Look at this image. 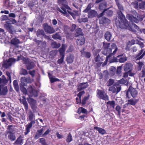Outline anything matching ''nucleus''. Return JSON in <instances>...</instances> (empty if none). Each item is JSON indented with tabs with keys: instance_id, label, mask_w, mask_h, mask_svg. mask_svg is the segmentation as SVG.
<instances>
[{
	"instance_id": "412c9836",
	"label": "nucleus",
	"mask_w": 145,
	"mask_h": 145,
	"mask_svg": "<svg viewBox=\"0 0 145 145\" xmlns=\"http://www.w3.org/2000/svg\"><path fill=\"white\" fill-rule=\"evenodd\" d=\"M43 130L44 129L43 128H41L40 129L37 130L34 136V138L35 139H37L40 137H42V135L43 134L42 133Z\"/></svg>"
},
{
	"instance_id": "bb28decb",
	"label": "nucleus",
	"mask_w": 145,
	"mask_h": 145,
	"mask_svg": "<svg viewBox=\"0 0 145 145\" xmlns=\"http://www.w3.org/2000/svg\"><path fill=\"white\" fill-rule=\"evenodd\" d=\"M23 99L22 100H20L21 103H22L24 106L25 109L27 110L28 109V105L26 101V99L25 96L22 97Z\"/></svg>"
},
{
	"instance_id": "6e6552de",
	"label": "nucleus",
	"mask_w": 145,
	"mask_h": 145,
	"mask_svg": "<svg viewBox=\"0 0 145 145\" xmlns=\"http://www.w3.org/2000/svg\"><path fill=\"white\" fill-rule=\"evenodd\" d=\"M133 5L135 9L144 10L145 8V1L139 0L138 2H135L133 3Z\"/></svg>"
},
{
	"instance_id": "4468645a",
	"label": "nucleus",
	"mask_w": 145,
	"mask_h": 145,
	"mask_svg": "<svg viewBox=\"0 0 145 145\" xmlns=\"http://www.w3.org/2000/svg\"><path fill=\"white\" fill-rule=\"evenodd\" d=\"M77 44L78 45L82 46L85 43V40L84 35L79 36L76 40Z\"/></svg>"
},
{
	"instance_id": "c756f323",
	"label": "nucleus",
	"mask_w": 145,
	"mask_h": 145,
	"mask_svg": "<svg viewBox=\"0 0 145 145\" xmlns=\"http://www.w3.org/2000/svg\"><path fill=\"white\" fill-rule=\"evenodd\" d=\"M27 99L31 106L37 105V102L36 100L30 97L27 98Z\"/></svg>"
},
{
	"instance_id": "4be33fe9",
	"label": "nucleus",
	"mask_w": 145,
	"mask_h": 145,
	"mask_svg": "<svg viewBox=\"0 0 145 145\" xmlns=\"http://www.w3.org/2000/svg\"><path fill=\"white\" fill-rule=\"evenodd\" d=\"M107 4L106 2H103L100 3L99 6V9L100 11L106 9V11L108 8H106Z\"/></svg>"
},
{
	"instance_id": "cd10ccee",
	"label": "nucleus",
	"mask_w": 145,
	"mask_h": 145,
	"mask_svg": "<svg viewBox=\"0 0 145 145\" xmlns=\"http://www.w3.org/2000/svg\"><path fill=\"white\" fill-rule=\"evenodd\" d=\"M11 43L12 44L18 47V45L20 43V41L17 38L15 37L11 40Z\"/></svg>"
},
{
	"instance_id": "c03bdc74",
	"label": "nucleus",
	"mask_w": 145,
	"mask_h": 145,
	"mask_svg": "<svg viewBox=\"0 0 145 145\" xmlns=\"http://www.w3.org/2000/svg\"><path fill=\"white\" fill-rule=\"evenodd\" d=\"M116 69L115 67H111L110 69V73L111 75L113 76L114 75L116 72Z\"/></svg>"
},
{
	"instance_id": "7ed1b4c3",
	"label": "nucleus",
	"mask_w": 145,
	"mask_h": 145,
	"mask_svg": "<svg viewBox=\"0 0 145 145\" xmlns=\"http://www.w3.org/2000/svg\"><path fill=\"white\" fill-rule=\"evenodd\" d=\"M57 3L60 8H56V10L62 14H67L66 10L70 7L67 5V3L66 0H57Z\"/></svg>"
},
{
	"instance_id": "0eeeda50",
	"label": "nucleus",
	"mask_w": 145,
	"mask_h": 145,
	"mask_svg": "<svg viewBox=\"0 0 145 145\" xmlns=\"http://www.w3.org/2000/svg\"><path fill=\"white\" fill-rule=\"evenodd\" d=\"M97 96L100 99L108 101L109 100L108 96L105 92L102 90L98 89L97 91Z\"/></svg>"
},
{
	"instance_id": "58836bf2",
	"label": "nucleus",
	"mask_w": 145,
	"mask_h": 145,
	"mask_svg": "<svg viewBox=\"0 0 145 145\" xmlns=\"http://www.w3.org/2000/svg\"><path fill=\"white\" fill-rule=\"evenodd\" d=\"M9 134L8 136V138L11 141L15 140L16 139L15 135L13 133H8Z\"/></svg>"
},
{
	"instance_id": "79ce46f5",
	"label": "nucleus",
	"mask_w": 145,
	"mask_h": 145,
	"mask_svg": "<svg viewBox=\"0 0 145 145\" xmlns=\"http://www.w3.org/2000/svg\"><path fill=\"white\" fill-rule=\"evenodd\" d=\"M123 56V54H122L121 55L117 56L116 57H113L112 59H110V60L109 62L110 63H113V62H117L119 61L118 59L117 58H119L120 56Z\"/></svg>"
},
{
	"instance_id": "39448f33",
	"label": "nucleus",
	"mask_w": 145,
	"mask_h": 145,
	"mask_svg": "<svg viewBox=\"0 0 145 145\" xmlns=\"http://www.w3.org/2000/svg\"><path fill=\"white\" fill-rule=\"evenodd\" d=\"M138 91L136 88H134L131 86H130L126 92V98L128 99L130 98V95L133 98H135L137 97L138 95Z\"/></svg>"
},
{
	"instance_id": "20e7f679",
	"label": "nucleus",
	"mask_w": 145,
	"mask_h": 145,
	"mask_svg": "<svg viewBox=\"0 0 145 145\" xmlns=\"http://www.w3.org/2000/svg\"><path fill=\"white\" fill-rule=\"evenodd\" d=\"M29 120L31 121L30 122L28 123V124L26 126L25 132L24 133L25 135H27L30 132V129L32 127L33 124L35 123V121L33 120L35 119V116L33 112L30 110L29 112Z\"/></svg>"
},
{
	"instance_id": "ddd939ff",
	"label": "nucleus",
	"mask_w": 145,
	"mask_h": 145,
	"mask_svg": "<svg viewBox=\"0 0 145 145\" xmlns=\"http://www.w3.org/2000/svg\"><path fill=\"white\" fill-rule=\"evenodd\" d=\"M88 82L80 83L77 88V91H79L88 88L89 86Z\"/></svg>"
},
{
	"instance_id": "ea45409f",
	"label": "nucleus",
	"mask_w": 145,
	"mask_h": 145,
	"mask_svg": "<svg viewBox=\"0 0 145 145\" xmlns=\"http://www.w3.org/2000/svg\"><path fill=\"white\" fill-rule=\"evenodd\" d=\"M52 38L55 40H62V38L59 33H56L52 35Z\"/></svg>"
},
{
	"instance_id": "3c124183",
	"label": "nucleus",
	"mask_w": 145,
	"mask_h": 145,
	"mask_svg": "<svg viewBox=\"0 0 145 145\" xmlns=\"http://www.w3.org/2000/svg\"><path fill=\"white\" fill-rule=\"evenodd\" d=\"M72 135L70 133H69L67 136V138L66 139V141L67 142H70L72 141Z\"/></svg>"
},
{
	"instance_id": "5701e85b",
	"label": "nucleus",
	"mask_w": 145,
	"mask_h": 145,
	"mask_svg": "<svg viewBox=\"0 0 145 145\" xmlns=\"http://www.w3.org/2000/svg\"><path fill=\"white\" fill-rule=\"evenodd\" d=\"M22 137L20 135L17 139L15 142L13 143L14 144L16 145H21L23 144Z\"/></svg>"
},
{
	"instance_id": "69168bd1",
	"label": "nucleus",
	"mask_w": 145,
	"mask_h": 145,
	"mask_svg": "<svg viewBox=\"0 0 145 145\" xmlns=\"http://www.w3.org/2000/svg\"><path fill=\"white\" fill-rule=\"evenodd\" d=\"M106 14L109 16H111L113 14V11L111 10H107Z\"/></svg>"
},
{
	"instance_id": "5fc2aeb1",
	"label": "nucleus",
	"mask_w": 145,
	"mask_h": 145,
	"mask_svg": "<svg viewBox=\"0 0 145 145\" xmlns=\"http://www.w3.org/2000/svg\"><path fill=\"white\" fill-rule=\"evenodd\" d=\"M60 57H61L60 59L58 60L57 62L58 64H61L63 63V62L64 61V59L65 57L63 56H61Z\"/></svg>"
},
{
	"instance_id": "f03ea898",
	"label": "nucleus",
	"mask_w": 145,
	"mask_h": 145,
	"mask_svg": "<svg viewBox=\"0 0 145 145\" xmlns=\"http://www.w3.org/2000/svg\"><path fill=\"white\" fill-rule=\"evenodd\" d=\"M110 44L109 43L103 42V47L104 48V50L102 51V53L105 55H111V56L114 55L118 50V48L117 47L116 44L113 43L110 46V47L109 48L110 46Z\"/></svg>"
},
{
	"instance_id": "338daca9",
	"label": "nucleus",
	"mask_w": 145,
	"mask_h": 145,
	"mask_svg": "<svg viewBox=\"0 0 145 145\" xmlns=\"http://www.w3.org/2000/svg\"><path fill=\"white\" fill-rule=\"evenodd\" d=\"M138 70H140L141 69L143 65V63L142 62L139 61L138 63Z\"/></svg>"
},
{
	"instance_id": "393cba45",
	"label": "nucleus",
	"mask_w": 145,
	"mask_h": 145,
	"mask_svg": "<svg viewBox=\"0 0 145 145\" xmlns=\"http://www.w3.org/2000/svg\"><path fill=\"white\" fill-rule=\"evenodd\" d=\"M74 56L72 54H70L67 56L66 58V61L68 63H71L73 62Z\"/></svg>"
},
{
	"instance_id": "dca6fc26",
	"label": "nucleus",
	"mask_w": 145,
	"mask_h": 145,
	"mask_svg": "<svg viewBox=\"0 0 145 145\" xmlns=\"http://www.w3.org/2000/svg\"><path fill=\"white\" fill-rule=\"evenodd\" d=\"M133 68V65L131 63H126L123 68L124 70L126 72L132 71Z\"/></svg>"
},
{
	"instance_id": "8fccbe9b",
	"label": "nucleus",
	"mask_w": 145,
	"mask_h": 145,
	"mask_svg": "<svg viewBox=\"0 0 145 145\" xmlns=\"http://www.w3.org/2000/svg\"><path fill=\"white\" fill-rule=\"evenodd\" d=\"M67 12H68L69 14L71 15L73 18L75 17L76 15L73 12H72V10L71 8L69 7L67 10Z\"/></svg>"
},
{
	"instance_id": "b1692460",
	"label": "nucleus",
	"mask_w": 145,
	"mask_h": 145,
	"mask_svg": "<svg viewBox=\"0 0 145 145\" xmlns=\"http://www.w3.org/2000/svg\"><path fill=\"white\" fill-rule=\"evenodd\" d=\"M8 80H7L4 75H3L0 78V84H2L3 86L6 85L8 82Z\"/></svg>"
},
{
	"instance_id": "6e6d98bb",
	"label": "nucleus",
	"mask_w": 145,
	"mask_h": 145,
	"mask_svg": "<svg viewBox=\"0 0 145 145\" xmlns=\"http://www.w3.org/2000/svg\"><path fill=\"white\" fill-rule=\"evenodd\" d=\"M40 142L41 143L42 145H48L46 142V140L44 138H40Z\"/></svg>"
},
{
	"instance_id": "f8f14e48",
	"label": "nucleus",
	"mask_w": 145,
	"mask_h": 145,
	"mask_svg": "<svg viewBox=\"0 0 145 145\" xmlns=\"http://www.w3.org/2000/svg\"><path fill=\"white\" fill-rule=\"evenodd\" d=\"M6 23L4 25V28L10 33L13 34L14 31V27L11 24L10 22L6 21Z\"/></svg>"
},
{
	"instance_id": "a19ab883",
	"label": "nucleus",
	"mask_w": 145,
	"mask_h": 145,
	"mask_svg": "<svg viewBox=\"0 0 145 145\" xmlns=\"http://www.w3.org/2000/svg\"><path fill=\"white\" fill-rule=\"evenodd\" d=\"M51 46L53 48H58L61 46V44L59 43L54 41L51 43Z\"/></svg>"
},
{
	"instance_id": "423d86ee",
	"label": "nucleus",
	"mask_w": 145,
	"mask_h": 145,
	"mask_svg": "<svg viewBox=\"0 0 145 145\" xmlns=\"http://www.w3.org/2000/svg\"><path fill=\"white\" fill-rule=\"evenodd\" d=\"M91 8V5L90 3L88 5L86 8L83 11L84 12L88 13V17L89 18H91L95 16L97 13L96 11L95 10H90Z\"/></svg>"
},
{
	"instance_id": "603ef678",
	"label": "nucleus",
	"mask_w": 145,
	"mask_h": 145,
	"mask_svg": "<svg viewBox=\"0 0 145 145\" xmlns=\"http://www.w3.org/2000/svg\"><path fill=\"white\" fill-rule=\"evenodd\" d=\"M78 110H80L81 112L82 113L85 114H88V111L87 110L83 107H80L78 108Z\"/></svg>"
},
{
	"instance_id": "680f3d73",
	"label": "nucleus",
	"mask_w": 145,
	"mask_h": 145,
	"mask_svg": "<svg viewBox=\"0 0 145 145\" xmlns=\"http://www.w3.org/2000/svg\"><path fill=\"white\" fill-rule=\"evenodd\" d=\"M114 80L113 79H110L107 82V86H110L112 85L114 83Z\"/></svg>"
},
{
	"instance_id": "2f4dec72",
	"label": "nucleus",
	"mask_w": 145,
	"mask_h": 145,
	"mask_svg": "<svg viewBox=\"0 0 145 145\" xmlns=\"http://www.w3.org/2000/svg\"><path fill=\"white\" fill-rule=\"evenodd\" d=\"M75 34L76 37H78L79 36L84 35L82 32V30L81 29L78 28L75 31Z\"/></svg>"
},
{
	"instance_id": "a18cd8bd",
	"label": "nucleus",
	"mask_w": 145,
	"mask_h": 145,
	"mask_svg": "<svg viewBox=\"0 0 145 145\" xmlns=\"http://www.w3.org/2000/svg\"><path fill=\"white\" fill-rule=\"evenodd\" d=\"M0 20L1 21H8L9 22H10V20L8 19V16L6 15L1 16L0 17Z\"/></svg>"
},
{
	"instance_id": "13d9d810",
	"label": "nucleus",
	"mask_w": 145,
	"mask_h": 145,
	"mask_svg": "<svg viewBox=\"0 0 145 145\" xmlns=\"http://www.w3.org/2000/svg\"><path fill=\"white\" fill-rule=\"evenodd\" d=\"M121 107L118 105L116 106L115 109L118 112V115L120 116L121 115Z\"/></svg>"
},
{
	"instance_id": "9d476101",
	"label": "nucleus",
	"mask_w": 145,
	"mask_h": 145,
	"mask_svg": "<svg viewBox=\"0 0 145 145\" xmlns=\"http://www.w3.org/2000/svg\"><path fill=\"white\" fill-rule=\"evenodd\" d=\"M43 27L45 31L47 33L51 34L55 32L54 28L50 25H48L47 23L44 24Z\"/></svg>"
},
{
	"instance_id": "aec40b11",
	"label": "nucleus",
	"mask_w": 145,
	"mask_h": 145,
	"mask_svg": "<svg viewBox=\"0 0 145 145\" xmlns=\"http://www.w3.org/2000/svg\"><path fill=\"white\" fill-rule=\"evenodd\" d=\"M85 49L84 48H83L82 50L80 51L82 56L83 57H84L87 58H90L91 56V53L85 51Z\"/></svg>"
},
{
	"instance_id": "774afa93",
	"label": "nucleus",
	"mask_w": 145,
	"mask_h": 145,
	"mask_svg": "<svg viewBox=\"0 0 145 145\" xmlns=\"http://www.w3.org/2000/svg\"><path fill=\"white\" fill-rule=\"evenodd\" d=\"M85 92L84 91H82L79 92L77 95V96L79 98H81L82 95H84L85 93Z\"/></svg>"
},
{
	"instance_id": "f704fd0d",
	"label": "nucleus",
	"mask_w": 145,
	"mask_h": 145,
	"mask_svg": "<svg viewBox=\"0 0 145 145\" xmlns=\"http://www.w3.org/2000/svg\"><path fill=\"white\" fill-rule=\"evenodd\" d=\"M94 129L98 131L99 133L102 135H103L106 133V131L104 129L97 127H95Z\"/></svg>"
},
{
	"instance_id": "c9c22d12",
	"label": "nucleus",
	"mask_w": 145,
	"mask_h": 145,
	"mask_svg": "<svg viewBox=\"0 0 145 145\" xmlns=\"http://www.w3.org/2000/svg\"><path fill=\"white\" fill-rule=\"evenodd\" d=\"M36 35L37 37H40L41 36H44L45 34L43 30L39 29L37 31Z\"/></svg>"
},
{
	"instance_id": "e2e57ef3",
	"label": "nucleus",
	"mask_w": 145,
	"mask_h": 145,
	"mask_svg": "<svg viewBox=\"0 0 145 145\" xmlns=\"http://www.w3.org/2000/svg\"><path fill=\"white\" fill-rule=\"evenodd\" d=\"M133 25L134 26V27L137 30L139 33H142V29H140L139 27L135 24H134Z\"/></svg>"
},
{
	"instance_id": "864d4df0",
	"label": "nucleus",
	"mask_w": 145,
	"mask_h": 145,
	"mask_svg": "<svg viewBox=\"0 0 145 145\" xmlns=\"http://www.w3.org/2000/svg\"><path fill=\"white\" fill-rule=\"evenodd\" d=\"M21 91L24 94L26 95L27 94V90L24 87H20Z\"/></svg>"
},
{
	"instance_id": "49530a36",
	"label": "nucleus",
	"mask_w": 145,
	"mask_h": 145,
	"mask_svg": "<svg viewBox=\"0 0 145 145\" xmlns=\"http://www.w3.org/2000/svg\"><path fill=\"white\" fill-rule=\"evenodd\" d=\"M20 74L21 75L25 76L28 73L26 70L23 68H22L20 71Z\"/></svg>"
},
{
	"instance_id": "9b49d317",
	"label": "nucleus",
	"mask_w": 145,
	"mask_h": 145,
	"mask_svg": "<svg viewBox=\"0 0 145 145\" xmlns=\"http://www.w3.org/2000/svg\"><path fill=\"white\" fill-rule=\"evenodd\" d=\"M27 94L29 96L32 97L33 96L35 97H37L38 96V93L37 91L33 89L32 86L30 85L27 88Z\"/></svg>"
},
{
	"instance_id": "72a5a7b5",
	"label": "nucleus",
	"mask_w": 145,
	"mask_h": 145,
	"mask_svg": "<svg viewBox=\"0 0 145 145\" xmlns=\"http://www.w3.org/2000/svg\"><path fill=\"white\" fill-rule=\"evenodd\" d=\"M112 37V36L110 33L108 31L106 32L105 34V38L108 41H109L110 40Z\"/></svg>"
},
{
	"instance_id": "a878e982",
	"label": "nucleus",
	"mask_w": 145,
	"mask_h": 145,
	"mask_svg": "<svg viewBox=\"0 0 145 145\" xmlns=\"http://www.w3.org/2000/svg\"><path fill=\"white\" fill-rule=\"evenodd\" d=\"M35 64L34 62L30 61L26 65H25V68L28 70H30L33 69L35 66Z\"/></svg>"
},
{
	"instance_id": "bf43d9fd",
	"label": "nucleus",
	"mask_w": 145,
	"mask_h": 145,
	"mask_svg": "<svg viewBox=\"0 0 145 145\" xmlns=\"http://www.w3.org/2000/svg\"><path fill=\"white\" fill-rule=\"evenodd\" d=\"M51 83H53L56 81H59V80L58 78H54L52 77L49 78Z\"/></svg>"
},
{
	"instance_id": "473e14b6",
	"label": "nucleus",
	"mask_w": 145,
	"mask_h": 145,
	"mask_svg": "<svg viewBox=\"0 0 145 145\" xmlns=\"http://www.w3.org/2000/svg\"><path fill=\"white\" fill-rule=\"evenodd\" d=\"M89 95H88L87 96H85L82 99L81 103L82 106H84L85 105L87 101L89 99Z\"/></svg>"
},
{
	"instance_id": "7c9ffc66",
	"label": "nucleus",
	"mask_w": 145,
	"mask_h": 145,
	"mask_svg": "<svg viewBox=\"0 0 145 145\" xmlns=\"http://www.w3.org/2000/svg\"><path fill=\"white\" fill-rule=\"evenodd\" d=\"M110 22L109 20L105 17H103L99 19V24H104L107 23L109 22Z\"/></svg>"
},
{
	"instance_id": "f257e3e1",
	"label": "nucleus",
	"mask_w": 145,
	"mask_h": 145,
	"mask_svg": "<svg viewBox=\"0 0 145 145\" xmlns=\"http://www.w3.org/2000/svg\"><path fill=\"white\" fill-rule=\"evenodd\" d=\"M116 5L118 8V10H116L117 16L115 20V24L117 27L122 29H128L130 31L135 32V30L131 26L129 25L127 20L123 13L124 11L123 6L120 3L117 4Z\"/></svg>"
},
{
	"instance_id": "09e8293b",
	"label": "nucleus",
	"mask_w": 145,
	"mask_h": 145,
	"mask_svg": "<svg viewBox=\"0 0 145 145\" xmlns=\"http://www.w3.org/2000/svg\"><path fill=\"white\" fill-rule=\"evenodd\" d=\"M111 55H108V56H106V59L105 60V61L104 62V63H103L102 65V66L103 67L105 66V65H106L108 61V60L109 59H110V58L112 57V56H111Z\"/></svg>"
},
{
	"instance_id": "0e129e2a",
	"label": "nucleus",
	"mask_w": 145,
	"mask_h": 145,
	"mask_svg": "<svg viewBox=\"0 0 145 145\" xmlns=\"http://www.w3.org/2000/svg\"><path fill=\"white\" fill-rule=\"evenodd\" d=\"M127 82L126 79H124L122 78L118 81V83L120 84H125Z\"/></svg>"
},
{
	"instance_id": "4c0bfd02",
	"label": "nucleus",
	"mask_w": 145,
	"mask_h": 145,
	"mask_svg": "<svg viewBox=\"0 0 145 145\" xmlns=\"http://www.w3.org/2000/svg\"><path fill=\"white\" fill-rule=\"evenodd\" d=\"M13 84L15 90L17 92H18L19 91V89L17 80H14L13 82Z\"/></svg>"
},
{
	"instance_id": "a211bd4d",
	"label": "nucleus",
	"mask_w": 145,
	"mask_h": 145,
	"mask_svg": "<svg viewBox=\"0 0 145 145\" xmlns=\"http://www.w3.org/2000/svg\"><path fill=\"white\" fill-rule=\"evenodd\" d=\"M8 93V89L7 86L2 88L0 85V95H5Z\"/></svg>"
},
{
	"instance_id": "c85d7f7f",
	"label": "nucleus",
	"mask_w": 145,
	"mask_h": 145,
	"mask_svg": "<svg viewBox=\"0 0 145 145\" xmlns=\"http://www.w3.org/2000/svg\"><path fill=\"white\" fill-rule=\"evenodd\" d=\"M139 101V100L138 99H131L128 101L127 104L135 106L136 104Z\"/></svg>"
},
{
	"instance_id": "1a4fd4ad",
	"label": "nucleus",
	"mask_w": 145,
	"mask_h": 145,
	"mask_svg": "<svg viewBox=\"0 0 145 145\" xmlns=\"http://www.w3.org/2000/svg\"><path fill=\"white\" fill-rule=\"evenodd\" d=\"M15 61V59L13 58H10L7 60L3 61L2 64L3 67L6 69H8L12 65V62Z\"/></svg>"
},
{
	"instance_id": "37998d69",
	"label": "nucleus",
	"mask_w": 145,
	"mask_h": 145,
	"mask_svg": "<svg viewBox=\"0 0 145 145\" xmlns=\"http://www.w3.org/2000/svg\"><path fill=\"white\" fill-rule=\"evenodd\" d=\"M14 126L13 125H9L8 126L7 129L8 130V133H13L15 131V128L14 127Z\"/></svg>"
},
{
	"instance_id": "052dcab7",
	"label": "nucleus",
	"mask_w": 145,
	"mask_h": 145,
	"mask_svg": "<svg viewBox=\"0 0 145 145\" xmlns=\"http://www.w3.org/2000/svg\"><path fill=\"white\" fill-rule=\"evenodd\" d=\"M109 91H112L113 93H114L116 92V89L115 87L111 86L109 88Z\"/></svg>"
},
{
	"instance_id": "4d7b16f0",
	"label": "nucleus",
	"mask_w": 145,
	"mask_h": 145,
	"mask_svg": "<svg viewBox=\"0 0 145 145\" xmlns=\"http://www.w3.org/2000/svg\"><path fill=\"white\" fill-rule=\"evenodd\" d=\"M122 68V66H120L118 67L116 71V74L118 75H120V74L121 73V70Z\"/></svg>"
},
{
	"instance_id": "e433bc0d",
	"label": "nucleus",
	"mask_w": 145,
	"mask_h": 145,
	"mask_svg": "<svg viewBox=\"0 0 145 145\" xmlns=\"http://www.w3.org/2000/svg\"><path fill=\"white\" fill-rule=\"evenodd\" d=\"M108 106L110 108L114 109L115 106V102L114 101H109L106 103Z\"/></svg>"
},
{
	"instance_id": "f3484780",
	"label": "nucleus",
	"mask_w": 145,
	"mask_h": 145,
	"mask_svg": "<svg viewBox=\"0 0 145 145\" xmlns=\"http://www.w3.org/2000/svg\"><path fill=\"white\" fill-rule=\"evenodd\" d=\"M67 46L63 44L61 45V47L59 49V51L60 54V56H63L65 57V53Z\"/></svg>"
},
{
	"instance_id": "6ab92c4d",
	"label": "nucleus",
	"mask_w": 145,
	"mask_h": 145,
	"mask_svg": "<svg viewBox=\"0 0 145 145\" xmlns=\"http://www.w3.org/2000/svg\"><path fill=\"white\" fill-rule=\"evenodd\" d=\"M126 18L128 20H130L132 22L137 23L139 21V20L136 18L134 17L133 16L130 14H127V15Z\"/></svg>"
},
{
	"instance_id": "de8ad7c7",
	"label": "nucleus",
	"mask_w": 145,
	"mask_h": 145,
	"mask_svg": "<svg viewBox=\"0 0 145 145\" xmlns=\"http://www.w3.org/2000/svg\"><path fill=\"white\" fill-rule=\"evenodd\" d=\"M121 56L119 59L118 61L120 63H123L125 62L127 60V57L126 56Z\"/></svg>"
},
{
	"instance_id": "2eb2a0df",
	"label": "nucleus",
	"mask_w": 145,
	"mask_h": 145,
	"mask_svg": "<svg viewBox=\"0 0 145 145\" xmlns=\"http://www.w3.org/2000/svg\"><path fill=\"white\" fill-rule=\"evenodd\" d=\"M144 51V50L142 49L139 51V53L137 54L135 57L136 60H139L143 57L145 55V51Z\"/></svg>"
}]
</instances>
